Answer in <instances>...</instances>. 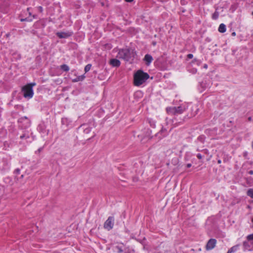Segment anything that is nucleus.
Segmentation results:
<instances>
[{
	"mask_svg": "<svg viewBox=\"0 0 253 253\" xmlns=\"http://www.w3.org/2000/svg\"><path fill=\"white\" fill-rule=\"evenodd\" d=\"M149 78V75L141 70H138L134 75L135 85L139 86L143 84Z\"/></svg>",
	"mask_w": 253,
	"mask_h": 253,
	"instance_id": "obj_1",
	"label": "nucleus"
},
{
	"mask_svg": "<svg viewBox=\"0 0 253 253\" xmlns=\"http://www.w3.org/2000/svg\"><path fill=\"white\" fill-rule=\"evenodd\" d=\"M204 151H205V152H207V150H204Z\"/></svg>",
	"mask_w": 253,
	"mask_h": 253,
	"instance_id": "obj_38",
	"label": "nucleus"
},
{
	"mask_svg": "<svg viewBox=\"0 0 253 253\" xmlns=\"http://www.w3.org/2000/svg\"><path fill=\"white\" fill-rule=\"evenodd\" d=\"M29 9H30V8H27V10H28V11H29Z\"/></svg>",
	"mask_w": 253,
	"mask_h": 253,
	"instance_id": "obj_37",
	"label": "nucleus"
},
{
	"mask_svg": "<svg viewBox=\"0 0 253 253\" xmlns=\"http://www.w3.org/2000/svg\"><path fill=\"white\" fill-rule=\"evenodd\" d=\"M85 76L84 75H81V76H78V77H77L75 79H74L73 80V82H79V81H82L83 80H84L85 78Z\"/></svg>",
	"mask_w": 253,
	"mask_h": 253,
	"instance_id": "obj_13",
	"label": "nucleus"
},
{
	"mask_svg": "<svg viewBox=\"0 0 253 253\" xmlns=\"http://www.w3.org/2000/svg\"><path fill=\"white\" fill-rule=\"evenodd\" d=\"M135 55V52L131 49H123L118 52V57L126 61L132 60Z\"/></svg>",
	"mask_w": 253,
	"mask_h": 253,
	"instance_id": "obj_2",
	"label": "nucleus"
},
{
	"mask_svg": "<svg viewBox=\"0 0 253 253\" xmlns=\"http://www.w3.org/2000/svg\"><path fill=\"white\" fill-rule=\"evenodd\" d=\"M248 173L250 174H253V170H250Z\"/></svg>",
	"mask_w": 253,
	"mask_h": 253,
	"instance_id": "obj_29",
	"label": "nucleus"
},
{
	"mask_svg": "<svg viewBox=\"0 0 253 253\" xmlns=\"http://www.w3.org/2000/svg\"><path fill=\"white\" fill-rule=\"evenodd\" d=\"M16 172H17V173H19V171H20V170H19V169H16Z\"/></svg>",
	"mask_w": 253,
	"mask_h": 253,
	"instance_id": "obj_33",
	"label": "nucleus"
},
{
	"mask_svg": "<svg viewBox=\"0 0 253 253\" xmlns=\"http://www.w3.org/2000/svg\"><path fill=\"white\" fill-rule=\"evenodd\" d=\"M248 196L253 198V189H250L247 191Z\"/></svg>",
	"mask_w": 253,
	"mask_h": 253,
	"instance_id": "obj_16",
	"label": "nucleus"
},
{
	"mask_svg": "<svg viewBox=\"0 0 253 253\" xmlns=\"http://www.w3.org/2000/svg\"><path fill=\"white\" fill-rule=\"evenodd\" d=\"M123 248L124 246L123 245H118L114 247L113 250L115 253H122L123 252Z\"/></svg>",
	"mask_w": 253,
	"mask_h": 253,
	"instance_id": "obj_10",
	"label": "nucleus"
},
{
	"mask_svg": "<svg viewBox=\"0 0 253 253\" xmlns=\"http://www.w3.org/2000/svg\"><path fill=\"white\" fill-rule=\"evenodd\" d=\"M42 148H40L36 152V153H37L38 152L39 153L41 152V151H42Z\"/></svg>",
	"mask_w": 253,
	"mask_h": 253,
	"instance_id": "obj_26",
	"label": "nucleus"
},
{
	"mask_svg": "<svg viewBox=\"0 0 253 253\" xmlns=\"http://www.w3.org/2000/svg\"><path fill=\"white\" fill-rule=\"evenodd\" d=\"M39 9H40V10L41 11H42V7L41 6L39 7Z\"/></svg>",
	"mask_w": 253,
	"mask_h": 253,
	"instance_id": "obj_32",
	"label": "nucleus"
},
{
	"mask_svg": "<svg viewBox=\"0 0 253 253\" xmlns=\"http://www.w3.org/2000/svg\"><path fill=\"white\" fill-rule=\"evenodd\" d=\"M114 224V218L113 216H109L104 224L105 229L109 231L113 227Z\"/></svg>",
	"mask_w": 253,
	"mask_h": 253,
	"instance_id": "obj_5",
	"label": "nucleus"
},
{
	"mask_svg": "<svg viewBox=\"0 0 253 253\" xmlns=\"http://www.w3.org/2000/svg\"><path fill=\"white\" fill-rule=\"evenodd\" d=\"M165 131H166V129L162 128V129L161 130V131H160V133H164Z\"/></svg>",
	"mask_w": 253,
	"mask_h": 253,
	"instance_id": "obj_25",
	"label": "nucleus"
},
{
	"mask_svg": "<svg viewBox=\"0 0 253 253\" xmlns=\"http://www.w3.org/2000/svg\"><path fill=\"white\" fill-rule=\"evenodd\" d=\"M218 16V14L216 12H214L212 15V18L214 19H216Z\"/></svg>",
	"mask_w": 253,
	"mask_h": 253,
	"instance_id": "obj_19",
	"label": "nucleus"
},
{
	"mask_svg": "<svg viewBox=\"0 0 253 253\" xmlns=\"http://www.w3.org/2000/svg\"><path fill=\"white\" fill-rule=\"evenodd\" d=\"M227 253H230V252L228 251Z\"/></svg>",
	"mask_w": 253,
	"mask_h": 253,
	"instance_id": "obj_39",
	"label": "nucleus"
},
{
	"mask_svg": "<svg viewBox=\"0 0 253 253\" xmlns=\"http://www.w3.org/2000/svg\"><path fill=\"white\" fill-rule=\"evenodd\" d=\"M217 163H218V164H220L221 163V160H220V159L218 160Z\"/></svg>",
	"mask_w": 253,
	"mask_h": 253,
	"instance_id": "obj_31",
	"label": "nucleus"
},
{
	"mask_svg": "<svg viewBox=\"0 0 253 253\" xmlns=\"http://www.w3.org/2000/svg\"><path fill=\"white\" fill-rule=\"evenodd\" d=\"M193 57V55L192 54H188L187 55V57L189 59L192 58Z\"/></svg>",
	"mask_w": 253,
	"mask_h": 253,
	"instance_id": "obj_23",
	"label": "nucleus"
},
{
	"mask_svg": "<svg viewBox=\"0 0 253 253\" xmlns=\"http://www.w3.org/2000/svg\"><path fill=\"white\" fill-rule=\"evenodd\" d=\"M191 167V164H188L187 165H186V167L187 168H190Z\"/></svg>",
	"mask_w": 253,
	"mask_h": 253,
	"instance_id": "obj_28",
	"label": "nucleus"
},
{
	"mask_svg": "<svg viewBox=\"0 0 253 253\" xmlns=\"http://www.w3.org/2000/svg\"><path fill=\"white\" fill-rule=\"evenodd\" d=\"M27 85H31L32 86V88H33V87L35 85H36V83H31V84H27Z\"/></svg>",
	"mask_w": 253,
	"mask_h": 253,
	"instance_id": "obj_24",
	"label": "nucleus"
},
{
	"mask_svg": "<svg viewBox=\"0 0 253 253\" xmlns=\"http://www.w3.org/2000/svg\"><path fill=\"white\" fill-rule=\"evenodd\" d=\"M110 64L114 67H119L120 65V61L117 59H112L110 61Z\"/></svg>",
	"mask_w": 253,
	"mask_h": 253,
	"instance_id": "obj_11",
	"label": "nucleus"
},
{
	"mask_svg": "<svg viewBox=\"0 0 253 253\" xmlns=\"http://www.w3.org/2000/svg\"><path fill=\"white\" fill-rule=\"evenodd\" d=\"M60 67H61V69L64 71L67 72L69 70V67H68V66H67L66 64L62 65L60 66Z\"/></svg>",
	"mask_w": 253,
	"mask_h": 253,
	"instance_id": "obj_15",
	"label": "nucleus"
},
{
	"mask_svg": "<svg viewBox=\"0 0 253 253\" xmlns=\"http://www.w3.org/2000/svg\"><path fill=\"white\" fill-rule=\"evenodd\" d=\"M126 2H130L132 1L133 0H125Z\"/></svg>",
	"mask_w": 253,
	"mask_h": 253,
	"instance_id": "obj_30",
	"label": "nucleus"
},
{
	"mask_svg": "<svg viewBox=\"0 0 253 253\" xmlns=\"http://www.w3.org/2000/svg\"><path fill=\"white\" fill-rule=\"evenodd\" d=\"M216 243V241L214 239H211L208 242L206 245V250H211L213 249L215 246Z\"/></svg>",
	"mask_w": 253,
	"mask_h": 253,
	"instance_id": "obj_8",
	"label": "nucleus"
},
{
	"mask_svg": "<svg viewBox=\"0 0 253 253\" xmlns=\"http://www.w3.org/2000/svg\"><path fill=\"white\" fill-rule=\"evenodd\" d=\"M204 67H205V68H207V65H206H206H204Z\"/></svg>",
	"mask_w": 253,
	"mask_h": 253,
	"instance_id": "obj_35",
	"label": "nucleus"
},
{
	"mask_svg": "<svg viewBox=\"0 0 253 253\" xmlns=\"http://www.w3.org/2000/svg\"><path fill=\"white\" fill-rule=\"evenodd\" d=\"M226 28L225 24L222 23L220 24L218 28V31L220 33H224L226 31Z\"/></svg>",
	"mask_w": 253,
	"mask_h": 253,
	"instance_id": "obj_12",
	"label": "nucleus"
},
{
	"mask_svg": "<svg viewBox=\"0 0 253 253\" xmlns=\"http://www.w3.org/2000/svg\"><path fill=\"white\" fill-rule=\"evenodd\" d=\"M29 14L30 15H31V13L30 12H29Z\"/></svg>",
	"mask_w": 253,
	"mask_h": 253,
	"instance_id": "obj_36",
	"label": "nucleus"
},
{
	"mask_svg": "<svg viewBox=\"0 0 253 253\" xmlns=\"http://www.w3.org/2000/svg\"><path fill=\"white\" fill-rule=\"evenodd\" d=\"M32 20V19L31 18H26L25 19H21V21H31Z\"/></svg>",
	"mask_w": 253,
	"mask_h": 253,
	"instance_id": "obj_21",
	"label": "nucleus"
},
{
	"mask_svg": "<svg viewBox=\"0 0 253 253\" xmlns=\"http://www.w3.org/2000/svg\"><path fill=\"white\" fill-rule=\"evenodd\" d=\"M23 96L25 98H31L33 96L34 92L31 85H25L22 87Z\"/></svg>",
	"mask_w": 253,
	"mask_h": 253,
	"instance_id": "obj_4",
	"label": "nucleus"
},
{
	"mask_svg": "<svg viewBox=\"0 0 253 253\" xmlns=\"http://www.w3.org/2000/svg\"><path fill=\"white\" fill-rule=\"evenodd\" d=\"M243 248L244 251H253V242L248 240L244 242Z\"/></svg>",
	"mask_w": 253,
	"mask_h": 253,
	"instance_id": "obj_6",
	"label": "nucleus"
},
{
	"mask_svg": "<svg viewBox=\"0 0 253 253\" xmlns=\"http://www.w3.org/2000/svg\"><path fill=\"white\" fill-rule=\"evenodd\" d=\"M252 14L253 15V11L252 12Z\"/></svg>",
	"mask_w": 253,
	"mask_h": 253,
	"instance_id": "obj_40",
	"label": "nucleus"
},
{
	"mask_svg": "<svg viewBox=\"0 0 253 253\" xmlns=\"http://www.w3.org/2000/svg\"><path fill=\"white\" fill-rule=\"evenodd\" d=\"M186 109V107L183 105H180L177 107H168L166 109L168 113L171 115H176L181 114Z\"/></svg>",
	"mask_w": 253,
	"mask_h": 253,
	"instance_id": "obj_3",
	"label": "nucleus"
},
{
	"mask_svg": "<svg viewBox=\"0 0 253 253\" xmlns=\"http://www.w3.org/2000/svg\"><path fill=\"white\" fill-rule=\"evenodd\" d=\"M197 157L199 159H201L202 158H203V156H202V155L201 154H198L197 155Z\"/></svg>",
	"mask_w": 253,
	"mask_h": 253,
	"instance_id": "obj_22",
	"label": "nucleus"
},
{
	"mask_svg": "<svg viewBox=\"0 0 253 253\" xmlns=\"http://www.w3.org/2000/svg\"><path fill=\"white\" fill-rule=\"evenodd\" d=\"M239 245H236L231 248L228 251L230 252V253H232L237 251Z\"/></svg>",
	"mask_w": 253,
	"mask_h": 253,
	"instance_id": "obj_14",
	"label": "nucleus"
},
{
	"mask_svg": "<svg viewBox=\"0 0 253 253\" xmlns=\"http://www.w3.org/2000/svg\"><path fill=\"white\" fill-rule=\"evenodd\" d=\"M73 34V32L71 31H66V32H57L56 33V35L60 39L63 38H67L70 36H71Z\"/></svg>",
	"mask_w": 253,
	"mask_h": 253,
	"instance_id": "obj_7",
	"label": "nucleus"
},
{
	"mask_svg": "<svg viewBox=\"0 0 253 253\" xmlns=\"http://www.w3.org/2000/svg\"><path fill=\"white\" fill-rule=\"evenodd\" d=\"M235 35H236V34H235V32H233V33H232V36H235Z\"/></svg>",
	"mask_w": 253,
	"mask_h": 253,
	"instance_id": "obj_34",
	"label": "nucleus"
},
{
	"mask_svg": "<svg viewBox=\"0 0 253 253\" xmlns=\"http://www.w3.org/2000/svg\"><path fill=\"white\" fill-rule=\"evenodd\" d=\"M247 240L253 242V234L249 235L247 237Z\"/></svg>",
	"mask_w": 253,
	"mask_h": 253,
	"instance_id": "obj_18",
	"label": "nucleus"
},
{
	"mask_svg": "<svg viewBox=\"0 0 253 253\" xmlns=\"http://www.w3.org/2000/svg\"><path fill=\"white\" fill-rule=\"evenodd\" d=\"M91 67V64H88L86 65L85 66V68H84V72H85V73H87V72H88L90 70Z\"/></svg>",
	"mask_w": 253,
	"mask_h": 253,
	"instance_id": "obj_17",
	"label": "nucleus"
},
{
	"mask_svg": "<svg viewBox=\"0 0 253 253\" xmlns=\"http://www.w3.org/2000/svg\"><path fill=\"white\" fill-rule=\"evenodd\" d=\"M144 60L146 62V64L149 66L153 60V57L150 54H146L144 58Z\"/></svg>",
	"mask_w": 253,
	"mask_h": 253,
	"instance_id": "obj_9",
	"label": "nucleus"
},
{
	"mask_svg": "<svg viewBox=\"0 0 253 253\" xmlns=\"http://www.w3.org/2000/svg\"><path fill=\"white\" fill-rule=\"evenodd\" d=\"M90 131V129H89V128H86V129L84 130V131H85L86 133H88V132H89Z\"/></svg>",
	"mask_w": 253,
	"mask_h": 253,
	"instance_id": "obj_27",
	"label": "nucleus"
},
{
	"mask_svg": "<svg viewBox=\"0 0 253 253\" xmlns=\"http://www.w3.org/2000/svg\"><path fill=\"white\" fill-rule=\"evenodd\" d=\"M29 137L28 135H27L26 134H23L22 135L20 136V138L21 139H23V138H28Z\"/></svg>",
	"mask_w": 253,
	"mask_h": 253,
	"instance_id": "obj_20",
	"label": "nucleus"
}]
</instances>
